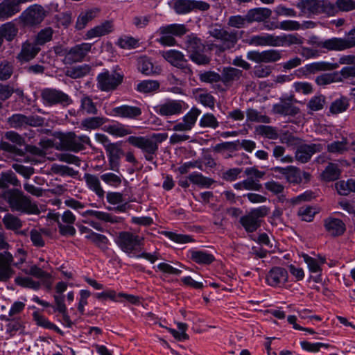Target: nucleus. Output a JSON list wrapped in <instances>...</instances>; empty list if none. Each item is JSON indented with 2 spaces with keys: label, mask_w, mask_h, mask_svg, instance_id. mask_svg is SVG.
<instances>
[{
  "label": "nucleus",
  "mask_w": 355,
  "mask_h": 355,
  "mask_svg": "<svg viewBox=\"0 0 355 355\" xmlns=\"http://www.w3.org/2000/svg\"><path fill=\"white\" fill-rule=\"evenodd\" d=\"M13 262V257L8 252L0 253V279L6 281L10 279L14 274V271L11 268Z\"/></svg>",
  "instance_id": "nucleus-23"
},
{
  "label": "nucleus",
  "mask_w": 355,
  "mask_h": 355,
  "mask_svg": "<svg viewBox=\"0 0 355 355\" xmlns=\"http://www.w3.org/2000/svg\"><path fill=\"white\" fill-rule=\"evenodd\" d=\"M334 51H342L355 46V28L345 37H334Z\"/></svg>",
  "instance_id": "nucleus-27"
},
{
  "label": "nucleus",
  "mask_w": 355,
  "mask_h": 355,
  "mask_svg": "<svg viewBox=\"0 0 355 355\" xmlns=\"http://www.w3.org/2000/svg\"><path fill=\"white\" fill-rule=\"evenodd\" d=\"M33 317L34 320L36 322V324L40 327H42L45 329H51L55 331V332L62 334V330L57 327L55 324L50 322L46 318L40 315L37 312H34L33 313Z\"/></svg>",
  "instance_id": "nucleus-49"
},
{
  "label": "nucleus",
  "mask_w": 355,
  "mask_h": 355,
  "mask_svg": "<svg viewBox=\"0 0 355 355\" xmlns=\"http://www.w3.org/2000/svg\"><path fill=\"white\" fill-rule=\"evenodd\" d=\"M335 11L334 15L338 11L349 12L355 9L354 0H337L336 4H334Z\"/></svg>",
  "instance_id": "nucleus-62"
},
{
  "label": "nucleus",
  "mask_w": 355,
  "mask_h": 355,
  "mask_svg": "<svg viewBox=\"0 0 355 355\" xmlns=\"http://www.w3.org/2000/svg\"><path fill=\"white\" fill-rule=\"evenodd\" d=\"M185 49L189 55L205 50V45L202 43L201 40L193 34L187 35L185 41Z\"/></svg>",
  "instance_id": "nucleus-40"
},
{
  "label": "nucleus",
  "mask_w": 355,
  "mask_h": 355,
  "mask_svg": "<svg viewBox=\"0 0 355 355\" xmlns=\"http://www.w3.org/2000/svg\"><path fill=\"white\" fill-rule=\"evenodd\" d=\"M123 76L114 71H105L97 76V85L99 89L109 92L115 89L122 82Z\"/></svg>",
  "instance_id": "nucleus-11"
},
{
  "label": "nucleus",
  "mask_w": 355,
  "mask_h": 355,
  "mask_svg": "<svg viewBox=\"0 0 355 355\" xmlns=\"http://www.w3.org/2000/svg\"><path fill=\"white\" fill-rule=\"evenodd\" d=\"M15 283L22 287L31 288L37 291L41 287V283L33 280L29 277H17L15 280Z\"/></svg>",
  "instance_id": "nucleus-58"
},
{
  "label": "nucleus",
  "mask_w": 355,
  "mask_h": 355,
  "mask_svg": "<svg viewBox=\"0 0 355 355\" xmlns=\"http://www.w3.org/2000/svg\"><path fill=\"white\" fill-rule=\"evenodd\" d=\"M187 32V29L184 24H173L162 26L157 31V33L160 35L157 41L163 46H174L176 44L174 37H181Z\"/></svg>",
  "instance_id": "nucleus-6"
},
{
  "label": "nucleus",
  "mask_w": 355,
  "mask_h": 355,
  "mask_svg": "<svg viewBox=\"0 0 355 355\" xmlns=\"http://www.w3.org/2000/svg\"><path fill=\"white\" fill-rule=\"evenodd\" d=\"M79 112L83 114L95 115L98 112V109L89 96H84L80 100Z\"/></svg>",
  "instance_id": "nucleus-46"
},
{
  "label": "nucleus",
  "mask_w": 355,
  "mask_h": 355,
  "mask_svg": "<svg viewBox=\"0 0 355 355\" xmlns=\"http://www.w3.org/2000/svg\"><path fill=\"white\" fill-rule=\"evenodd\" d=\"M159 83L157 80H144L137 86V89L140 92L148 93L157 90Z\"/></svg>",
  "instance_id": "nucleus-64"
},
{
  "label": "nucleus",
  "mask_w": 355,
  "mask_h": 355,
  "mask_svg": "<svg viewBox=\"0 0 355 355\" xmlns=\"http://www.w3.org/2000/svg\"><path fill=\"white\" fill-rule=\"evenodd\" d=\"M116 243L123 252L131 254L141 250L144 238L130 232H121Z\"/></svg>",
  "instance_id": "nucleus-5"
},
{
  "label": "nucleus",
  "mask_w": 355,
  "mask_h": 355,
  "mask_svg": "<svg viewBox=\"0 0 355 355\" xmlns=\"http://www.w3.org/2000/svg\"><path fill=\"white\" fill-rule=\"evenodd\" d=\"M2 222L7 230L13 232H17L23 226V221L12 214H6L2 219Z\"/></svg>",
  "instance_id": "nucleus-43"
},
{
  "label": "nucleus",
  "mask_w": 355,
  "mask_h": 355,
  "mask_svg": "<svg viewBox=\"0 0 355 355\" xmlns=\"http://www.w3.org/2000/svg\"><path fill=\"white\" fill-rule=\"evenodd\" d=\"M1 319L8 322L6 324V331L10 334H15L21 327V322L18 318L16 319L15 318L7 317V315H1Z\"/></svg>",
  "instance_id": "nucleus-63"
},
{
  "label": "nucleus",
  "mask_w": 355,
  "mask_h": 355,
  "mask_svg": "<svg viewBox=\"0 0 355 355\" xmlns=\"http://www.w3.org/2000/svg\"><path fill=\"white\" fill-rule=\"evenodd\" d=\"M5 198L11 210L27 214H39L37 205L19 189H8L4 193Z\"/></svg>",
  "instance_id": "nucleus-1"
},
{
  "label": "nucleus",
  "mask_w": 355,
  "mask_h": 355,
  "mask_svg": "<svg viewBox=\"0 0 355 355\" xmlns=\"http://www.w3.org/2000/svg\"><path fill=\"white\" fill-rule=\"evenodd\" d=\"M14 64L12 62L8 60L0 61V80H8L12 75Z\"/></svg>",
  "instance_id": "nucleus-57"
},
{
  "label": "nucleus",
  "mask_w": 355,
  "mask_h": 355,
  "mask_svg": "<svg viewBox=\"0 0 355 355\" xmlns=\"http://www.w3.org/2000/svg\"><path fill=\"white\" fill-rule=\"evenodd\" d=\"M86 145L92 146L90 139L88 136L85 135L78 136L73 132H69L61 135L60 137V143L56 146V148L58 150L78 153L85 150Z\"/></svg>",
  "instance_id": "nucleus-2"
},
{
  "label": "nucleus",
  "mask_w": 355,
  "mask_h": 355,
  "mask_svg": "<svg viewBox=\"0 0 355 355\" xmlns=\"http://www.w3.org/2000/svg\"><path fill=\"white\" fill-rule=\"evenodd\" d=\"M46 16V12L42 6L40 5H33L24 10L20 19L26 26H33L42 23Z\"/></svg>",
  "instance_id": "nucleus-13"
},
{
  "label": "nucleus",
  "mask_w": 355,
  "mask_h": 355,
  "mask_svg": "<svg viewBox=\"0 0 355 355\" xmlns=\"http://www.w3.org/2000/svg\"><path fill=\"white\" fill-rule=\"evenodd\" d=\"M91 49L92 44L90 43H82L71 47L66 55L67 62L71 64L83 61Z\"/></svg>",
  "instance_id": "nucleus-18"
},
{
  "label": "nucleus",
  "mask_w": 355,
  "mask_h": 355,
  "mask_svg": "<svg viewBox=\"0 0 355 355\" xmlns=\"http://www.w3.org/2000/svg\"><path fill=\"white\" fill-rule=\"evenodd\" d=\"M172 8L178 14H186L192 11L191 0H171Z\"/></svg>",
  "instance_id": "nucleus-50"
},
{
  "label": "nucleus",
  "mask_w": 355,
  "mask_h": 355,
  "mask_svg": "<svg viewBox=\"0 0 355 355\" xmlns=\"http://www.w3.org/2000/svg\"><path fill=\"white\" fill-rule=\"evenodd\" d=\"M41 98L45 105H61L68 106L73 103L71 97L61 90L53 88H45L42 90Z\"/></svg>",
  "instance_id": "nucleus-10"
},
{
  "label": "nucleus",
  "mask_w": 355,
  "mask_h": 355,
  "mask_svg": "<svg viewBox=\"0 0 355 355\" xmlns=\"http://www.w3.org/2000/svg\"><path fill=\"white\" fill-rule=\"evenodd\" d=\"M41 49L37 44L28 40L25 41L21 44L20 52L17 54V59L20 62H27L34 59Z\"/></svg>",
  "instance_id": "nucleus-19"
},
{
  "label": "nucleus",
  "mask_w": 355,
  "mask_h": 355,
  "mask_svg": "<svg viewBox=\"0 0 355 355\" xmlns=\"http://www.w3.org/2000/svg\"><path fill=\"white\" fill-rule=\"evenodd\" d=\"M266 282L271 286L284 284L288 280V272L282 267H273L266 275Z\"/></svg>",
  "instance_id": "nucleus-20"
},
{
  "label": "nucleus",
  "mask_w": 355,
  "mask_h": 355,
  "mask_svg": "<svg viewBox=\"0 0 355 355\" xmlns=\"http://www.w3.org/2000/svg\"><path fill=\"white\" fill-rule=\"evenodd\" d=\"M103 130L116 137H123L132 133V129L128 125L119 122L105 125Z\"/></svg>",
  "instance_id": "nucleus-29"
},
{
  "label": "nucleus",
  "mask_w": 355,
  "mask_h": 355,
  "mask_svg": "<svg viewBox=\"0 0 355 355\" xmlns=\"http://www.w3.org/2000/svg\"><path fill=\"white\" fill-rule=\"evenodd\" d=\"M49 218L56 222L60 235L63 236H75L76 230L73 224L76 222V217L70 210H65L62 214L50 213Z\"/></svg>",
  "instance_id": "nucleus-3"
},
{
  "label": "nucleus",
  "mask_w": 355,
  "mask_h": 355,
  "mask_svg": "<svg viewBox=\"0 0 355 355\" xmlns=\"http://www.w3.org/2000/svg\"><path fill=\"white\" fill-rule=\"evenodd\" d=\"M269 212L266 206H261L250 210L246 215L240 218V223L248 232H255L261 225V218L266 216Z\"/></svg>",
  "instance_id": "nucleus-9"
},
{
  "label": "nucleus",
  "mask_w": 355,
  "mask_h": 355,
  "mask_svg": "<svg viewBox=\"0 0 355 355\" xmlns=\"http://www.w3.org/2000/svg\"><path fill=\"white\" fill-rule=\"evenodd\" d=\"M324 149L322 144H305L299 146L295 152V159L301 163L308 162L313 154Z\"/></svg>",
  "instance_id": "nucleus-17"
},
{
  "label": "nucleus",
  "mask_w": 355,
  "mask_h": 355,
  "mask_svg": "<svg viewBox=\"0 0 355 355\" xmlns=\"http://www.w3.org/2000/svg\"><path fill=\"white\" fill-rule=\"evenodd\" d=\"M85 237L101 249L105 250L107 248L109 240L105 235L96 232H90V234H87Z\"/></svg>",
  "instance_id": "nucleus-55"
},
{
  "label": "nucleus",
  "mask_w": 355,
  "mask_h": 355,
  "mask_svg": "<svg viewBox=\"0 0 355 355\" xmlns=\"http://www.w3.org/2000/svg\"><path fill=\"white\" fill-rule=\"evenodd\" d=\"M85 216H93L100 220L110 223L112 224L119 223L122 221V218L114 216L110 213L96 211V210H87L85 212Z\"/></svg>",
  "instance_id": "nucleus-34"
},
{
  "label": "nucleus",
  "mask_w": 355,
  "mask_h": 355,
  "mask_svg": "<svg viewBox=\"0 0 355 355\" xmlns=\"http://www.w3.org/2000/svg\"><path fill=\"white\" fill-rule=\"evenodd\" d=\"M297 7L304 14H326L334 15V3L327 0H302L297 3Z\"/></svg>",
  "instance_id": "nucleus-4"
},
{
  "label": "nucleus",
  "mask_w": 355,
  "mask_h": 355,
  "mask_svg": "<svg viewBox=\"0 0 355 355\" xmlns=\"http://www.w3.org/2000/svg\"><path fill=\"white\" fill-rule=\"evenodd\" d=\"M324 227L326 232L332 236H340L346 230L343 220L334 217L325 218L324 220Z\"/></svg>",
  "instance_id": "nucleus-25"
},
{
  "label": "nucleus",
  "mask_w": 355,
  "mask_h": 355,
  "mask_svg": "<svg viewBox=\"0 0 355 355\" xmlns=\"http://www.w3.org/2000/svg\"><path fill=\"white\" fill-rule=\"evenodd\" d=\"M209 33L212 37L220 42V44L218 45L217 47L221 51L234 47L239 39L237 31H228L220 27L211 28Z\"/></svg>",
  "instance_id": "nucleus-8"
},
{
  "label": "nucleus",
  "mask_w": 355,
  "mask_h": 355,
  "mask_svg": "<svg viewBox=\"0 0 355 355\" xmlns=\"http://www.w3.org/2000/svg\"><path fill=\"white\" fill-rule=\"evenodd\" d=\"M302 257L304 262L307 264L309 270L311 272L318 273L321 271L320 266L325 261L324 258H320V259L318 260L306 254H303Z\"/></svg>",
  "instance_id": "nucleus-56"
},
{
  "label": "nucleus",
  "mask_w": 355,
  "mask_h": 355,
  "mask_svg": "<svg viewBox=\"0 0 355 355\" xmlns=\"http://www.w3.org/2000/svg\"><path fill=\"white\" fill-rule=\"evenodd\" d=\"M127 141L130 145L140 149L145 159L148 162H152L157 155L159 146L149 137L130 136Z\"/></svg>",
  "instance_id": "nucleus-7"
},
{
  "label": "nucleus",
  "mask_w": 355,
  "mask_h": 355,
  "mask_svg": "<svg viewBox=\"0 0 355 355\" xmlns=\"http://www.w3.org/2000/svg\"><path fill=\"white\" fill-rule=\"evenodd\" d=\"M349 149V143L346 138H343L341 141H334L327 146V151L333 154H343Z\"/></svg>",
  "instance_id": "nucleus-47"
},
{
  "label": "nucleus",
  "mask_w": 355,
  "mask_h": 355,
  "mask_svg": "<svg viewBox=\"0 0 355 355\" xmlns=\"http://www.w3.org/2000/svg\"><path fill=\"white\" fill-rule=\"evenodd\" d=\"M338 67V64H332L327 62H315L305 65L304 68H301L300 71L305 70L309 73H315L322 71H330L336 69Z\"/></svg>",
  "instance_id": "nucleus-32"
},
{
  "label": "nucleus",
  "mask_w": 355,
  "mask_h": 355,
  "mask_svg": "<svg viewBox=\"0 0 355 355\" xmlns=\"http://www.w3.org/2000/svg\"><path fill=\"white\" fill-rule=\"evenodd\" d=\"M349 105V101L345 96H340L334 100L329 106V113L336 115L344 112Z\"/></svg>",
  "instance_id": "nucleus-45"
},
{
  "label": "nucleus",
  "mask_w": 355,
  "mask_h": 355,
  "mask_svg": "<svg viewBox=\"0 0 355 355\" xmlns=\"http://www.w3.org/2000/svg\"><path fill=\"white\" fill-rule=\"evenodd\" d=\"M336 189L341 196H347L350 192H355V180H341L336 183Z\"/></svg>",
  "instance_id": "nucleus-53"
},
{
  "label": "nucleus",
  "mask_w": 355,
  "mask_h": 355,
  "mask_svg": "<svg viewBox=\"0 0 355 355\" xmlns=\"http://www.w3.org/2000/svg\"><path fill=\"white\" fill-rule=\"evenodd\" d=\"M243 71L232 67H227L223 69L220 76V81L226 87H231L233 83L239 80L242 76Z\"/></svg>",
  "instance_id": "nucleus-28"
},
{
  "label": "nucleus",
  "mask_w": 355,
  "mask_h": 355,
  "mask_svg": "<svg viewBox=\"0 0 355 355\" xmlns=\"http://www.w3.org/2000/svg\"><path fill=\"white\" fill-rule=\"evenodd\" d=\"M340 171L338 166L336 164L329 163L322 173V179L325 181L330 182L338 179Z\"/></svg>",
  "instance_id": "nucleus-52"
},
{
  "label": "nucleus",
  "mask_w": 355,
  "mask_h": 355,
  "mask_svg": "<svg viewBox=\"0 0 355 355\" xmlns=\"http://www.w3.org/2000/svg\"><path fill=\"white\" fill-rule=\"evenodd\" d=\"M247 120L251 122L269 123L270 119L266 115L261 114L257 110L248 109L246 112Z\"/></svg>",
  "instance_id": "nucleus-60"
},
{
  "label": "nucleus",
  "mask_w": 355,
  "mask_h": 355,
  "mask_svg": "<svg viewBox=\"0 0 355 355\" xmlns=\"http://www.w3.org/2000/svg\"><path fill=\"white\" fill-rule=\"evenodd\" d=\"M272 171L283 175L289 183L298 184L302 181L300 170L296 166H276L272 168Z\"/></svg>",
  "instance_id": "nucleus-22"
},
{
  "label": "nucleus",
  "mask_w": 355,
  "mask_h": 355,
  "mask_svg": "<svg viewBox=\"0 0 355 355\" xmlns=\"http://www.w3.org/2000/svg\"><path fill=\"white\" fill-rule=\"evenodd\" d=\"M20 11L15 0H4L0 3V20L7 19Z\"/></svg>",
  "instance_id": "nucleus-30"
},
{
  "label": "nucleus",
  "mask_w": 355,
  "mask_h": 355,
  "mask_svg": "<svg viewBox=\"0 0 355 355\" xmlns=\"http://www.w3.org/2000/svg\"><path fill=\"white\" fill-rule=\"evenodd\" d=\"M107 121V119L101 116L88 117L81 121L80 127L85 130H96Z\"/></svg>",
  "instance_id": "nucleus-42"
},
{
  "label": "nucleus",
  "mask_w": 355,
  "mask_h": 355,
  "mask_svg": "<svg viewBox=\"0 0 355 355\" xmlns=\"http://www.w3.org/2000/svg\"><path fill=\"white\" fill-rule=\"evenodd\" d=\"M18 33V28L12 22H7L0 26V37L8 42L12 41Z\"/></svg>",
  "instance_id": "nucleus-39"
},
{
  "label": "nucleus",
  "mask_w": 355,
  "mask_h": 355,
  "mask_svg": "<svg viewBox=\"0 0 355 355\" xmlns=\"http://www.w3.org/2000/svg\"><path fill=\"white\" fill-rule=\"evenodd\" d=\"M98 12L97 9H90L81 12L77 18L76 28L78 30L85 28L87 24L96 17Z\"/></svg>",
  "instance_id": "nucleus-38"
},
{
  "label": "nucleus",
  "mask_w": 355,
  "mask_h": 355,
  "mask_svg": "<svg viewBox=\"0 0 355 355\" xmlns=\"http://www.w3.org/2000/svg\"><path fill=\"white\" fill-rule=\"evenodd\" d=\"M201 111L196 108L192 107L182 118V121L176 123L173 130L176 132H187L190 131L195 126L197 119Z\"/></svg>",
  "instance_id": "nucleus-16"
},
{
  "label": "nucleus",
  "mask_w": 355,
  "mask_h": 355,
  "mask_svg": "<svg viewBox=\"0 0 355 355\" xmlns=\"http://www.w3.org/2000/svg\"><path fill=\"white\" fill-rule=\"evenodd\" d=\"M190 258L198 264H210L214 261L212 254L205 250H190Z\"/></svg>",
  "instance_id": "nucleus-37"
},
{
  "label": "nucleus",
  "mask_w": 355,
  "mask_h": 355,
  "mask_svg": "<svg viewBox=\"0 0 355 355\" xmlns=\"http://www.w3.org/2000/svg\"><path fill=\"white\" fill-rule=\"evenodd\" d=\"M308 44L315 47H322L327 51H334V37L326 40H321L317 36H311L308 40Z\"/></svg>",
  "instance_id": "nucleus-54"
},
{
  "label": "nucleus",
  "mask_w": 355,
  "mask_h": 355,
  "mask_svg": "<svg viewBox=\"0 0 355 355\" xmlns=\"http://www.w3.org/2000/svg\"><path fill=\"white\" fill-rule=\"evenodd\" d=\"M141 109L137 106L123 105L114 107L111 114L114 116L135 119L141 114Z\"/></svg>",
  "instance_id": "nucleus-24"
},
{
  "label": "nucleus",
  "mask_w": 355,
  "mask_h": 355,
  "mask_svg": "<svg viewBox=\"0 0 355 355\" xmlns=\"http://www.w3.org/2000/svg\"><path fill=\"white\" fill-rule=\"evenodd\" d=\"M83 179L89 189L95 193L99 198H103L105 196V191L103 190L99 178L94 174L85 173Z\"/></svg>",
  "instance_id": "nucleus-31"
},
{
  "label": "nucleus",
  "mask_w": 355,
  "mask_h": 355,
  "mask_svg": "<svg viewBox=\"0 0 355 355\" xmlns=\"http://www.w3.org/2000/svg\"><path fill=\"white\" fill-rule=\"evenodd\" d=\"M162 57L171 65L182 70L185 76H191L192 71L188 64L184 54L175 49H171L162 52Z\"/></svg>",
  "instance_id": "nucleus-12"
},
{
  "label": "nucleus",
  "mask_w": 355,
  "mask_h": 355,
  "mask_svg": "<svg viewBox=\"0 0 355 355\" xmlns=\"http://www.w3.org/2000/svg\"><path fill=\"white\" fill-rule=\"evenodd\" d=\"M53 33L54 31L51 27L42 28L35 35L34 42L40 47L52 40Z\"/></svg>",
  "instance_id": "nucleus-48"
},
{
  "label": "nucleus",
  "mask_w": 355,
  "mask_h": 355,
  "mask_svg": "<svg viewBox=\"0 0 355 355\" xmlns=\"http://www.w3.org/2000/svg\"><path fill=\"white\" fill-rule=\"evenodd\" d=\"M199 125L202 128L216 129L219 126V122L213 114L207 113L200 118Z\"/></svg>",
  "instance_id": "nucleus-59"
},
{
  "label": "nucleus",
  "mask_w": 355,
  "mask_h": 355,
  "mask_svg": "<svg viewBox=\"0 0 355 355\" xmlns=\"http://www.w3.org/2000/svg\"><path fill=\"white\" fill-rule=\"evenodd\" d=\"M277 47L302 44L303 38L297 33L276 35Z\"/></svg>",
  "instance_id": "nucleus-35"
},
{
  "label": "nucleus",
  "mask_w": 355,
  "mask_h": 355,
  "mask_svg": "<svg viewBox=\"0 0 355 355\" xmlns=\"http://www.w3.org/2000/svg\"><path fill=\"white\" fill-rule=\"evenodd\" d=\"M90 69L91 67L87 64L76 66L69 68L66 71V75L73 79L80 78L88 74Z\"/></svg>",
  "instance_id": "nucleus-51"
},
{
  "label": "nucleus",
  "mask_w": 355,
  "mask_h": 355,
  "mask_svg": "<svg viewBox=\"0 0 355 355\" xmlns=\"http://www.w3.org/2000/svg\"><path fill=\"white\" fill-rule=\"evenodd\" d=\"M326 103L325 96L318 95L313 96L307 103V107L311 112H316L323 109Z\"/></svg>",
  "instance_id": "nucleus-61"
},
{
  "label": "nucleus",
  "mask_w": 355,
  "mask_h": 355,
  "mask_svg": "<svg viewBox=\"0 0 355 355\" xmlns=\"http://www.w3.org/2000/svg\"><path fill=\"white\" fill-rule=\"evenodd\" d=\"M248 43L254 46L277 47L276 35L268 33L252 35L248 39Z\"/></svg>",
  "instance_id": "nucleus-26"
},
{
  "label": "nucleus",
  "mask_w": 355,
  "mask_h": 355,
  "mask_svg": "<svg viewBox=\"0 0 355 355\" xmlns=\"http://www.w3.org/2000/svg\"><path fill=\"white\" fill-rule=\"evenodd\" d=\"M184 103L180 100H168L156 107V112L161 116H170L180 114L184 110Z\"/></svg>",
  "instance_id": "nucleus-15"
},
{
  "label": "nucleus",
  "mask_w": 355,
  "mask_h": 355,
  "mask_svg": "<svg viewBox=\"0 0 355 355\" xmlns=\"http://www.w3.org/2000/svg\"><path fill=\"white\" fill-rule=\"evenodd\" d=\"M271 15V10L266 8H256L250 10L247 14L246 17L248 23L252 21H262L268 18Z\"/></svg>",
  "instance_id": "nucleus-33"
},
{
  "label": "nucleus",
  "mask_w": 355,
  "mask_h": 355,
  "mask_svg": "<svg viewBox=\"0 0 355 355\" xmlns=\"http://www.w3.org/2000/svg\"><path fill=\"white\" fill-rule=\"evenodd\" d=\"M188 179L192 184L201 188H209L215 182L213 179L205 177L202 173L198 172L189 174Z\"/></svg>",
  "instance_id": "nucleus-41"
},
{
  "label": "nucleus",
  "mask_w": 355,
  "mask_h": 355,
  "mask_svg": "<svg viewBox=\"0 0 355 355\" xmlns=\"http://www.w3.org/2000/svg\"><path fill=\"white\" fill-rule=\"evenodd\" d=\"M110 169L114 171H118L119 167V160L123 153L122 148L119 143H112L105 149Z\"/></svg>",
  "instance_id": "nucleus-21"
},
{
  "label": "nucleus",
  "mask_w": 355,
  "mask_h": 355,
  "mask_svg": "<svg viewBox=\"0 0 355 355\" xmlns=\"http://www.w3.org/2000/svg\"><path fill=\"white\" fill-rule=\"evenodd\" d=\"M138 69L142 73L148 76L159 73L161 71L159 67H154L147 58H141L138 60Z\"/></svg>",
  "instance_id": "nucleus-44"
},
{
  "label": "nucleus",
  "mask_w": 355,
  "mask_h": 355,
  "mask_svg": "<svg viewBox=\"0 0 355 355\" xmlns=\"http://www.w3.org/2000/svg\"><path fill=\"white\" fill-rule=\"evenodd\" d=\"M112 28V24L110 21H105L89 30L86 33V37L88 39H92L105 35L111 33Z\"/></svg>",
  "instance_id": "nucleus-36"
},
{
  "label": "nucleus",
  "mask_w": 355,
  "mask_h": 355,
  "mask_svg": "<svg viewBox=\"0 0 355 355\" xmlns=\"http://www.w3.org/2000/svg\"><path fill=\"white\" fill-rule=\"evenodd\" d=\"M296 100L293 95H290L285 98H282L279 102L275 104L272 107V111L275 114L284 116H295L300 112V109L294 105Z\"/></svg>",
  "instance_id": "nucleus-14"
}]
</instances>
